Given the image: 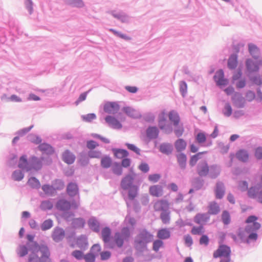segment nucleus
I'll list each match as a JSON object with an SVG mask.
<instances>
[{
  "instance_id": "obj_1",
  "label": "nucleus",
  "mask_w": 262,
  "mask_h": 262,
  "mask_svg": "<svg viewBox=\"0 0 262 262\" xmlns=\"http://www.w3.org/2000/svg\"><path fill=\"white\" fill-rule=\"evenodd\" d=\"M258 217L255 215H250L245 220L247 224L244 229L239 227L236 232L237 236L241 242L249 244L252 242H256L258 237L257 231L261 228V224L257 222Z\"/></svg>"
},
{
  "instance_id": "obj_2",
  "label": "nucleus",
  "mask_w": 262,
  "mask_h": 262,
  "mask_svg": "<svg viewBox=\"0 0 262 262\" xmlns=\"http://www.w3.org/2000/svg\"><path fill=\"white\" fill-rule=\"evenodd\" d=\"M154 240V235L145 228L139 229L135 237L133 246L135 250L140 253L148 251V245Z\"/></svg>"
},
{
  "instance_id": "obj_3",
  "label": "nucleus",
  "mask_w": 262,
  "mask_h": 262,
  "mask_svg": "<svg viewBox=\"0 0 262 262\" xmlns=\"http://www.w3.org/2000/svg\"><path fill=\"white\" fill-rule=\"evenodd\" d=\"M128 173L124 177L120 182V187L123 190H128V198L129 200H134L138 195L139 187L134 184L135 174Z\"/></svg>"
},
{
  "instance_id": "obj_4",
  "label": "nucleus",
  "mask_w": 262,
  "mask_h": 262,
  "mask_svg": "<svg viewBox=\"0 0 262 262\" xmlns=\"http://www.w3.org/2000/svg\"><path fill=\"white\" fill-rule=\"evenodd\" d=\"M35 235L28 234L26 235V238L28 241L26 244L27 246H30L31 253L29 255L30 260L33 258V256H36L38 255V253L40 252L41 253H43V256L47 254V252L49 251V247L45 244H39L36 241H34Z\"/></svg>"
},
{
  "instance_id": "obj_5",
  "label": "nucleus",
  "mask_w": 262,
  "mask_h": 262,
  "mask_svg": "<svg viewBox=\"0 0 262 262\" xmlns=\"http://www.w3.org/2000/svg\"><path fill=\"white\" fill-rule=\"evenodd\" d=\"M130 235V229L127 226L123 227L120 232H116L114 238L116 246L119 248H121L124 242H127L129 240Z\"/></svg>"
},
{
  "instance_id": "obj_6",
  "label": "nucleus",
  "mask_w": 262,
  "mask_h": 262,
  "mask_svg": "<svg viewBox=\"0 0 262 262\" xmlns=\"http://www.w3.org/2000/svg\"><path fill=\"white\" fill-rule=\"evenodd\" d=\"M213 79L216 85L222 89L229 84V80L225 78V74L223 69L218 70L213 76Z\"/></svg>"
},
{
  "instance_id": "obj_7",
  "label": "nucleus",
  "mask_w": 262,
  "mask_h": 262,
  "mask_svg": "<svg viewBox=\"0 0 262 262\" xmlns=\"http://www.w3.org/2000/svg\"><path fill=\"white\" fill-rule=\"evenodd\" d=\"M231 248L227 245H220L218 248L214 251L213 256L214 258L225 256H231Z\"/></svg>"
},
{
  "instance_id": "obj_8",
  "label": "nucleus",
  "mask_w": 262,
  "mask_h": 262,
  "mask_svg": "<svg viewBox=\"0 0 262 262\" xmlns=\"http://www.w3.org/2000/svg\"><path fill=\"white\" fill-rule=\"evenodd\" d=\"M109 13L122 23H128L130 21V17L122 10H113Z\"/></svg>"
},
{
  "instance_id": "obj_9",
  "label": "nucleus",
  "mask_w": 262,
  "mask_h": 262,
  "mask_svg": "<svg viewBox=\"0 0 262 262\" xmlns=\"http://www.w3.org/2000/svg\"><path fill=\"white\" fill-rule=\"evenodd\" d=\"M28 167L27 171H31L32 169L36 171L39 170L42 167V161L35 156H32L29 159Z\"/></svg>"
},
{
  "instance_id": "obj_10",
  "label": "nucleus",
  "mask_w": 262,
  "mask_h": 262,
  "mask_svg": "<svg viewBox=\"0 0 262 262\" xmlns=\"http://www.w3.org/2000/svg\"><path fill=\"white\" fill-rule=\"evenodd\" d=\"M232 101L233 105L239 108H244L245 106L246 100L242 94L239 92H235L232 96Z\"/></svg>"
},
{
  "instance_id": "obj_11",
  "label": "nucleus",
  "mask_w": 262,
  "mask_h": 262,
  "mask_svg": "<svg viewBox=\"0 0 262 262\" xmlns=\"http://www.w3.org/2000/svg\"><path fill=\"white\" fill-rule=\"evenodd\" d=\"M209 166L206 161L200 162L197 165L196 172L201 177H206L209 173Z\"/></svg>"
},
{
  "instance_id": "obj_12",
  "label": "nucleus",
  "mask_w": 262,
  "mask_h": 262,
  "mask_svg": "<svg viewBox=\"0 0 262 262\" xmlns=\"http://www.w3.org/2000/svg\"><path fill=\"white\" fill-rule=\"evenodd\" d=\"M104 111L108 114H116L120 110V105L116 102H108L104 105Z\"/></svg>"
},
{
  "instance_id": "obj_13",
  "label": "nucleus",
  "mask_w": 262,
  "mask_h": 262,
  "mask_svg": "<svg viewBox=\"0 0 262 262\" xmlns=\"http://www.w3.org/2000/svg\"><path fill=\"white\" fill-rule=\"evenodd\" d=\"M64 236L65 231L62 228L56 227L54 228L52 234V237L55 242L59 243L62 241Z\"/></svg>"
},
{
  "instance_id": "obj_14",
  "label": "nucleus",
  "mask_w": 262,
  "mask_h": 262,
  "mask_svg": "<svg viewBox=\"0 0 262 262\" xmlns=\"http://www.w3.org/2000/svg\"><path fill=\"white\" fill-rule=\"evenodd\" d=\"M73 205H74L75 207L76 208L77 206L75 202H73L72 204L70 202L66 200V199H61L59 200L56 204L57 208L61 211H67L69 210Z\"/></svg>"
},
{
  "instance_id": "obj_15",
  "label": "nucleus",
  "mask_w": 262,
  "mask_h": 262,
  "mask_svg": "<svg viewBox=\"0 0 262 262\" xmlns=\"http://www.w3.org/2000/svg\"><path fill=\"white\" fill-rule=\"evenodd\" d=\"M89 228L93 232L99 233L100 229V223L95 216H91L88 221Z\"/></svg>"
},
{
  "instance_id": "obj_16",
  "label": "nucleus",
  "mask_w": 262,
  "mask_h": 262,
  "mask_svg": "<svg viewBox=\"0 0 262 262\" xmlns=\"http://www.w3.org/2000/svg\"><path fill=\"white\" fill-rule=\"evenodd\" d=\"M158 149L161 153L168 156L172 154L173 147L171 143L163 142L159 145Z\"/></svg>"
},
{
  "instance_id": "obj_17",
  "label": "nucleus",
  "mask_w": 262,
  "mask_h": 262,
  "mask_svg": "<svg viewBox=\"0 0 262 262\" xmlns=\"http://www.w3.org/2000/svg\"><path fill=\"white\" fill-rule=\"evenodd\" d=\"M247 70L249 73L256 72L259 71V67L257 61H254L251 58H248L245 62Z\"/></svg>"
},
{
  "instance_id": "obj_18",
  "label": "nucleus",
  "mask_w": 262,
  "mask_h": 262,
  "mask_svg": "<svg viewBox=\"0 0 262 262\" xmlns=\"http://www.w3.org/2000/svg\"><path fill=\"white\" fill-rule=\"evenodd\" d=\"M159 130L156 126H149L146 130V135L147 138L151 140L158 138Z\"/></svg>"
},
{
  "instance_id": "obj_19",
  "label": "nucleus",
  "mask_w": 262,
  "mask_h": 262,
  "mask_svg": "<svg viewBox=\"0 0 262 262\" xmlns=\"http://www.w3.org/2000/svg\"><path fill=\"white\" fill-rule=\"evenodd\" d=\"M38 148L43 154H46L48 156L52 155L55 152L54 148L50 144L46 142L41 143L38 145Z\"/></svg>"
},
{
  "instance_id": "obj_20",
  "label": "nucleus",
  "mask_w": 262,
  "mask_h": 262,
  "mask_svg": "<svg viewBox=\"0 0 262 262\" xmlns=\"http://www.w3.org/2000/svg\"><path fill=\"white\" fill-rule=\"evenodd\" d=\"M61 158L64 163L71 165L74 162L76 156L70 150L67 149L62 154Z\"/></svg>"
},
{
  "instance_id": "obj_21",
  "label": "nucleus",
  "mask_w": 262,
  "mask_h": 262,
  "mask_svg": "<svg viewBox=\"0 0 262 262\" xmlns=\"http://www.w3.org/2000/svg\"><path fill=\"white\" fill-rule=\"evenodd\" d=\"M214 192L217 199H223L225 193V188L222 182L219 181L216 183Z\"/></svg>"
},
{
  "instance_id": "obj_22",
  "label": "nucleus",
  "mask_w": 262,
  "mask_h": 262,
  "mask_svg": "<svg viewBox=\"0 0 262 262\" xmlns=\"http://www.w3.org/2000/svg\"><path fill=\"white\" fill-rule=\"evenodd\" d=\"M235 157L243 163H246L249 159V154L245 149H239L235 153Z\"/></svg>"
},
{
  "instance_id": "obj_23",
  "label": "nucleus",
  "mask_w": 262,
  "mask_h": 262,
  "mask_svg": "<svg viewBox=\"0 0 262 262\" xmlns=\"http://www.w3.org/2000/svg\"><path fill=\"white\" fill-rule=\"evenodd\" d=\"M221 167L217 164H213L209 166V178L215 179L217 178L221 172Z\"/></svg>"
},
{
  "instance_id": "obj_24",
  "label": "nucleus",
  "mask_w": 262,
  "mask_h": 262,
  "mask_svg": "<svg viewBox=\"0 0 262 262\" xmlns=\"http://www.w3.org/2000/svg\"><path fill=\"white\" fill-rule=\"evenodd\" d=\"M106 122L111 125L114 128L120 129L122 125L121 122L115 117L107 115L105 118Z\"/></svg>"
},
{
  "instance_id": "obj_25",
  "label": "nucleus",
  "mask_w": 262,
  "mask_h": 262,
  "mask_svg": "<svg viewBox=\"0 0 262 262\" xmlns=\"http://www.w3.org/2000/svg\"><path fill=\"white\" fill-rule=\"evenodd\" d=\"M177 163L181 170H184L186 168L187 156L183 152H180L176 155Z\"/></svg>"
},
{
  "instance_id": "obj_26",
  "label": "nucleus",
  "mask_w": 262,
  "mask_h": 262,
  "mask_svg": "<svg viewBox=\"0 0 262 262\" xmlns=\"http://www.w3.org/2000/svg\"><path fill=\"white\" fill-rule=\"evenodd\" d=\"M67 192L70 196H76L79 193L78 185L75 182H70L67 187Z\"/></svg>"
},
{
  "instance_id": "obj_27",
  "label": "nucleus",
  "mask_w": 262,
  "mask_h": 262,
  "mask_svg": "<svg viewBox=\"0 0 262 262\" xmlns=\"http://www.w3.org/2000/svg\"><path fill=\"white\" fill-rule=\"evenodd\" d=\"M248 51L250 55L254 59H258L260 53L259 48L256 45L252 43H248Z\"/></svg>"
},
{
  "instance_id": "obj_28",
  "label": "nucleus",
  "mask_w": 262,
  "mask_h": 262,
  "mask_svg": "<svg viewBox=\"0 0 262 262\" xmlns=\"http://www.w3.org/2000/svg\"><path fill=\"white\" fill-rule=\"evenodd\" d=\"M238 64V55L236 53H232L231 54L228 59L227 62V67L230 70H234L235 69L237 66Z\"/></svg>"
},
{
  "instance_id": "obj_29",
  "label": "nucleus",
  "mask_w": 262,
  "mask_h": 262,
  "mask_svg": "<svg viewBox=\"0 0 262 262\" xmlns=\"http://www.w3.org/2000/svg\"><path fill=\"white\" fill-rule=\"evenodd\" d=\"M30 246L26 245L20 244L16 250V252L18 256L20 257H24L26 256L29 251L31 252Z\"/></svg>"
},
{
  "instance_id": "obj_30",
  "label": "nucleus",
  "mask_w": 262,
  "mask_h": 262,
  "mask_svg": "<svg viewBox=\"0 0 262 262\" xmlns=\"http://www.w3.org/2000/svg\"><path fill=\"white\" fill-rule=\"evenodd\" d=\"M205 183L204 180L200 176L194 178L191 181V186L194 188L195 191L202 189Z\"/></svg>"
},
{
  "instance_id": "obj_31",
  "label": "nucleus",
  "mask_w": 262,
  "mask_h": 262,
  "mask_svg": "<svg viewBox=\"0 0 262 262\" xmlns=\"http://www.w3.org/2000/svg\"><path fill=\"white\" fill-rule=\"evenodd\" d=\"M112 150L114 156L117 159H122L129 156L128 151L125 149L113 148Z\"/></svg>"
},
{
  "instance_id": "obj_32",
  "label": "nucleus",
  "mask_w": 262,
  "mask_h": 262,
  "mask_svg": "<svg viewBox=\"0 0 262 262\" xmlns=\"http://www.w3.org/2000/svg\"><path fill=\"white\" fill-rule=\"evenodd\" d=\"M101 238L103 243L109 242V239H112V231L110 227L106 226L102 228L101 230Z\"/></svg>"
},
{
  "instance_id": "obj_33",
  "label": "nucleus",
  "mask_w": 262,
  "mask_h": 262,
  "mask_svg": "<svg viewBox=\"0 0 262 262\" xmlns=\"http://www.w3.org/2000/svg\"><path fill=\"white\" fill-rule=\"evenodd\" d=\"M261 186L259 183L257 184L256 185L251 186L248 190V195L249 198L252 199H255L257 198L259 190L261 188Z\"/></svg>"
},
{
  "instance_id": "obj_34",
  "label": "nucleus",
  "mask_w": 262,
  "mask_h": 262,
  "mask_svg": "<svg viewBox=\"0 0 262 262\" xmlns=\"http://www.w3.org/2000/svg\"><path fill=\"white\" fill-rule=\"evenodd\" d=\"M149 192L152 196L159 197L162 194L163 188L160 185H152L149 187Z\"/></svg>"
},
{
  "instance_id": "obj_35",
  "label": "nucleus",
  "mask_w": 262,
  "mask_h": 262,
  "mask_svg": "<svg viewBox=\"0 0 262 262\" xmlns=\"http://www.w3.org/2000/svg\"><path fill=\"white\" fill-rule=\"evenodd\" d=\"M174 145L177 151L180 153L186 149L187 143L183 139L179 138L175 141Z\"/></svg>"
},
{
  "instance_id": "obj_36",
  "label": "nucleus",
  "mask_w": 262,
  "mask_h": 262,
  "mask_svg": "<svg viewBox=\"0 0 262 262\" xmlns=\"http://www.w3.org/2000/svg\"><path fill=\"white\" fill-rule=\"evenodd\" d=\"M170 235V232L167 228L160 229L157 232V237L162 241L169 238Z\"/></svg>"
},
{
  "instance_id": "obj_37",
  "label": "nucleus",
  "mask_w": 262,
  "mask_h": 262,
  "mask_svg": "<svg viewBox=\"0 0 262 262\" xmlns=\"http://www.w3.org/2000/svg\"><path fill=\"white\" fill-rule=\"evenodd\" d=\"M28 166L29 160L27 159V155H22L19 158L18 167L22 170H26L27 171V169H28Z\"/></svg>"
},
{
  "instance_id": "obj_38",
  "label": "nucleus",
  "mask_w": 262,
  "mask_h": 262,
  "mask_svg": "<svg viewBox=\"0 0 262 262\" xmlns=\"http://www.w3.org/2000/svg\"><path fill=\"white\" fill-rule=\"evenodd\" d=\"M31 188L38 189L40 187L39 181L35 177L30 178L27 183Z\"/></svg>"
},
{
  "instance_id": "obj_39",
  "label": "nucleus",
  "mask_w": 262,
  "mask_h": 262,
  "mask_svg": "<svg viewBox=\"0 0 262 262\" xmlns=\"http://www.w3.org/2000/svg\"><path fill=\"white\" fill-rule=\"evenodd\" d=\"M65 4L73 7L81 8L84 4L82 0H63Z\"/></svg>"
},
{
  "instance_id": "obj_40",
  "label": "nucleus",
  "mask_w": 262,
  "mask_h": 262,
  "mask_svg": "<svg viewBox=\"0 0 262 262\" xmlns=\"http://www.w3.org/2000/svg\"><path fill=\"white\" fill-rule=\"evenodd\" d=\"M162 212L160 214V218L163 224H168L170 222V212L167 209H165L162 207Z\"/></svg>"
},
{
  "instance_id": "obj_41",
  "label": "nucleus",
  "mask_w": 262,
  "mask_h": 262,
  "mask_svg": "<svg viewBox=\"0 0 262 262\" xmlns=\"http://www.w3.org/2000/svg\"><path fill=\"white\" fill-rule=\"evenodd\" d=\"M89 156L88 154L85 153L81 152L80 154L78 162L82 166H86L89 163Z\"/></svg>"
},
{
  "instance_id": "obj_42",
  "label": "nucleus",
  "mask_w": 262,
  "mask_h": 262,
  "mask_svg": "<svg viewBox=\"0 0 262 262\" xmlns=\"http://www.w3.org/2000/svg\"><path fill=\"white\" fill-rule=\"evenodd\" d=\"M209 219V216L205 213H197L194 217V222L198 224L201 223V221L206 222Z\"/></svg>"
},
{
  "instance_id": "obj_43",
  "label": "nucleus",
  "mask_w": 262,
  "mask_h": 262,
  "mask_svg": "<svg viewBox=\"0 0 262 262\" xmlns=\"http://www.w3.org/2000/svg\"><path fill=\"white\" fill-rule=\"evenodd\" d=\"M123 112L128 117L133 118H138L139 117L136 114V111L129 106H124L122 108Z\"/></svg>"
},
{
  "instance_id": "obj_44",
  "label": "nucleus",
  "mask_w": 262,
  "mask_h": 262,
  "mask_svg": "<svg viewBox=\"0 0 262 262\" xmlns=\"http://www.w3.org/2000/svg\"><path fill=\"white\" fill-rule=\"evenodd\" d=\"M88 238L84 235H81L77 238V245L80 248H85L88 246Z\"/></svg>"
},
{
  "instance_id": "obj_45",
  "label": "nucleus",
  "mask_w": 262,
  "mask_h": 262,
  "mask_svg": "<svg viewBox=\"0 0 262 262\" xmlns=\"http://www.w3.org/2000/svg\"><path fill=\"white\" fill-rule=\"evenodd\" d=\"M122 167L120 163L115 162L112 168L113 172L117 176H121L122 174Z\"/></svg>"
},
{
  "instance_id": "obj_46",
  "label": "nucleus",
  "mask_w": 262,
  "mask_h": 262,
  "mask_svg": "<svg viewBox=\"0 0 262 262\" xmlns=\"http://www.w3.org/2000/svg\"><path fill=\"white\" fill-rule=\"evenodd\" d=\"M27 140L31 143L35 144H40L42 142L41 138L34 134H30L27 136Z\"/></svg>"
},
{
  "instance_id": "obj_47",
  "label": "nucleus",
  "mask_w": 262,
  "mask_h": 262,
  "mask_svg": "<svg viewBox=\"0 0 262 262\" xmlns=\"http://www.w3.org/2000/svg\"><path fill=\"white\" fill-rule=\"evenodd\" d=\"M221 220L225 225H229L231 222V216L228 211L225 210L222 212Z\"/></svg>"
},
{
  "instance_id": "obj_48",
  "label": "nucleus",
  "mask_w": 262,
  "mask_h": 262,
  "mask_svg": "<svg viewBox=\"0 0 262 262\" xmlns=\"http://www.w3.org/2000/svg\"><path fill=\"white\" fill-rule=\"evenodd\" d=\"M112 164V159L107 156H105L101 159V166L104 168H108Z\"/></svg>"
},
{
  "instance_id": "obj_49",
  "label": "nucleus",
  "mask_w": 262,
  "mask_h": 262,
  "mask_svg": "<svg viewBox=\"0 0 262 262\" xmlns=\"http://www.w3.org/2000/svg\"><path fill=\"white\" fill-rule=\"evenodd\" d=\"M85 224V220L82 217L75 218L72 222L73 226L75 228H83Z\"/></svg>"
},
{
  "instance_id": "obj_50",
  "label": "nucleus",
  "mask_w": 262,
  "mask_h": 262,
  "mask_svg": "<svg viewBox=\"0 0 262 262\" xmlns=\"http://www.w3.org/2000/svg\"><path fill=\"white\" fill-rule=\"evenodd\" d=\"M24 178V173L20 170H15L12 173V179L16 181H20Z\"/></svg>"
},
{
  "instance_id": "obj_51",
  "label": "nucleus",
  "mask_w": 262,
  "mask_h": 262,
  "mask_svg": "<svg viewBox=\"0 0 262 262\" xmlns=\"http://www.w3.org/2000/svg\"><path fill=\"white\" fill-rule=\"evenodd\" d=\"M52 185L55 188V191L56 190H61L63 189L64 186V182L61 179H55L52 182Z\"/></svg>"
},
{
  "instance_id": "obj_52",
  "label": "nucleus",
  "mask_w": 262,
  "mask_h": 262,
  "mask_svg": "<svg viewBox=\"0 0 262 262\" xmlns=\"http://www.w3.org/2000/svg\"><path fill=\"white\" fill-rule=\"evenodd\" d=\"M169 120L173 122V124L174 126L179 125L180 123V117L178 113L170 112L169 115Z\"/></svg>"
},
{
  "instance_id": "obj_53",
  "label": "nucleus",
  "mask_w": 262,
  "mask_h": 262,
  "mask_svg": "<svg viewBox=\"0 0 262 262\" xmlns=\"http://www.w3.org/2000/svg\"><path fill=\"white\" fill-rule=\"evenodd\" d=\"M53 207L52 203L49 200L42 201L40 205V208L43 211L51 210Z\"/></svg>"
},
{
  "instance_id": "obj_54",
  "label": "nucleus",
  "mask_w": 262,
  "mask_h": 262,
  "mask_svg": "<svg viewBox=\"0 0 262 262\" xmlns=\"http://www.w3.org/2000/svg\"><path fill=\"white\" fill-rule=\"evenodd\" d=\"M220 211L219 206L216 203L214 202L213 204H210L209 207L208 212L210 214L216 215Z\"/></svg>"
},
{
  "instance_id": "obj_55",
  "label": "nucleus",
  "mask_w": 262,
  "mask_h": 262,
  "mask_svg": "<svg viewBox=\"0 0 262 262\" xmlns=\"http://www.w3.org/2000/svg\"><path fill=\"white\" fill-rule=\"evenodd\" d=\"M98 256L97 253H94L92 251H89L84 255L83 259L85 262H95L96 258Z\"/></svg>"
},
{
  "instance_id": "obj_56",
  "label": "nucleus",
  "mask_w": 262,
  "mask_h": 262,
  "mask_svg": "<svg viewBox=\"0 0 262 262\" xmlns=\"http://www.w3.org/2000/svg\"><path fill=\"white\" fill-rule=\"evenodd\" d=\"M17 156L16 154H11L7 160V165L10 167L15 166L17 163Z\"/></svg>"
},
{
  "instance_id": "obj_57",
  "label": "nucleus",
  "mask_w": 262,
  "mask_h": 262,
  "mask_svg": "<svg viewBox=\"0 0 262 262\" xmlns=\"http://www.w3.org/2000/svg\"><path fill=\"white\" fill-rule=\"evenodd\" d=\"M53 226V222L51 219L46 220L41 225L42 231H46L51 228Z\"/></svg>"
},
{
  "instance_id": "obj_58",
  "label": "nucleus",
  "mask_w": 262,
  "mask_h": 262,
  "mask_svg": "<svg viewBox=\"0 0 262 262\" xmlns=\"http://www.w3.org/2000/svg\"><path fill=\"white\" fill-rule=\"evenodd\" d=\"M109 31L113 33V34L115 36L119 37L122 39H123L125 40H129L131 39V38L129 36L126 35L125 34H123L121 32H119L115 30L114 29H110Z\"/></svg>"
},
{
  "instance_id": "obj_59",
  "label": "nucleus",
  "mask_w": 262,
  "mask_h": 262,
  "mask_svg": "<svg viewBox=\"0 0 262 262\" xmlns=\"http://www.w3.org/2000/svg\"><path fill=\"white\" fill-rule=\"evenodd\" d=\"M41 189L47 194H52L55 192V188H53L52 184H44L42 186Z\"/></svg>"
},
{
  "instance_id": "obj_60",
  "label": "nucleus",
  "mask_w": 262,
  "mask_h": 262,
  "mask_svg": "<svg viewBox=\"0 0 262 262\" xmlns=\"http://www.w3.org/2000/svg\"><path fill=\"white\" fill-rule=\"evenodd\" d=\"M81 118L82 121L86 122H91L93 120L96 119V115L95 113H89L86 115H81Z\"/></svg>"
},
{
  "instance_id": "obj_61",
  "label": "nucleus",
  "mask_w": 262,
  "mask_h": 262,
  "mask_svg": "<svg viewBox=\"0 0 262 262\" xmlns=\"http://www.w3.org/2000/svg\"><path fill=\"white\" fill-rule=\"evenodd\" d=\"M9 26L10 28V33H11L13 35H14L15 33L19 35H21L22 34L23 31L20 30L18 25H14L12 26V24L10 23Z\"/></svg>"
},
{
  "instance_id": "obj_62",
  "label": "nucleus",
  "mask_w": 262,
  "mask_h": 262,
  "mask_svg": "<svg viewBox=\"0 0 262 262\" xmlns=\"http://www.w3.org/2000/svg\"><path fill=\"white\" fill-rule=\"evenodd\" d=\"M176 224L180 228L184 227L186 226H192L193 225L190 220L187 219L185 221H183L182 219H179L176 222Z\"/></svg>"
},
{
  "instance_id": "obj_63",
  "label": "nucleus",
  "mask_w": 262,
  "mask_h": 262,
  "mask_svg": "<svg viewBox=\"0 0 262 262\" xmlns=\"http://www.w3.org/2000/svg\"><path fill=\"white\" fill-rule=\"evenodd\" d=\"M88 155L89 157L91 159L92 158H97L99 159L101 158L102 153L99 150H95L94 149L90 150L88 152Z\"/></svg>"
},
{
  "instance_id": "obj_64",
  "label": "nucleus",
  "mask_w": 262,
  "mask_h": 262,
  "mask_svg": "<svg viewBox=\"0 0 262 262\" xmlns=\"http://www.w3.org/2000/svg\"><path fill=\"white\" fill-rule=\"evenodd\" d=\"M206 139L207 138L206 134L203 132L199 133L195 137V140L199 144L205 143L206 141Z\"/></svg>"
}]
</instances>
